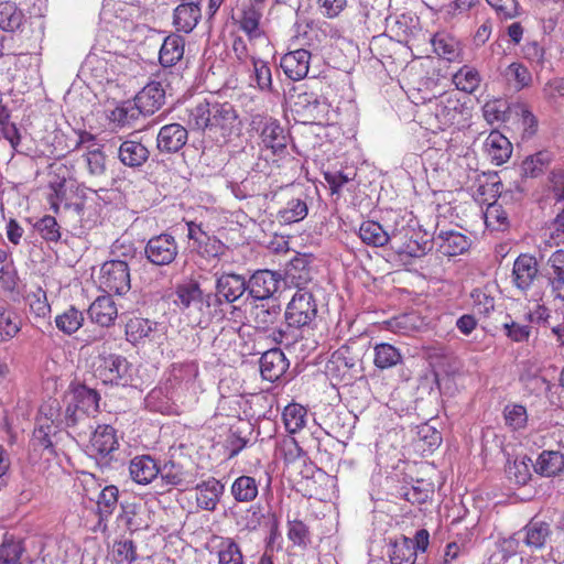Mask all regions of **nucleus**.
<instances>
[{"label":"nucleus","mask_w":564,"mask_h":564,"mask_svg":"<svg viewBox=\"0 0 564 564\" xmlns=\"http://www.w3.org/2000/svg\"><path fill=\"white\" fill-rule=\"evenodd\" d=\"M421 72L411 68L409 72V88L414 102L423 105L417 111L419 123L432 133L447 130H460L469 124L471 110L467 101L455 91H445L437 96L431 94L429 86L432 80H424V88L420 87L417 79Z\"/></svg>","instance_id":"1"},{"label":"nucleus","mask_w":564,"mask_h":564,"mask_svg":"<svg viewBox=\"0 0 564 564\" xmlns=\"http://www.w3.org/2000/svg\"><path fill=\"white\" fill-rule=\"evenodd\" d=\"M250 128L259 138L261 154L269 152L272 156H281L285 153L289 134L278 119L257 115L252 117Z\"/></svg>","instance_id":"2"},{"label":"nucleus","mask_w":564,"mask_h":564,"mask_svg":"<svg viewBox=\"0 0 564 564\" xmlns=\"http://www.w3.org/2000/svg\"><path fill=\"white\" fill-rule=\"evenodd\" d=\"M94 376L104 384L128 387L133 386L134 368L126 357L108 354L98 357Z\"/></svg>","instance_id":"3"},{"label":"nucleus","mask_w":564,"mask_h":564,"mask_svg":"<svg viewBox=\"0 0 564 564\" xmlns=\"http://www.w3.org/2000/svg\"><path fill=\"white\" fill-rule=\"evenodd\" d=\"M317 303L312 292L300 288L285 308V322L290 327H310L317 316Z\"/></svg>","instance_id":"4"},{"label":"nucleus","mask_w":564,"mask_h":564,"mask_svg":"<svg viewBox=\"0 0 564 564\" xmlns=\"http://www.w3.org/2000/svg\"><path fill=\"white\" fill-rule=\"evenodd\" d=\"M99 284L108 294H126L131 288L128 263L122 260L106 261L100 268Z\"/></svg>","instance_id":"5"},{"label":"nucleus","mask_w":564,"mask_h":564,"mask_svg":"<svg viewBox=\"0 0 564 564\" xmlns=\"http://www.w3.org/2000/svg\"><path fill=\"white\" fill-rule=\"evenodd\" d=\"M263 11V8L257 7L256 4L242 3L237 14L234 17L235 24L246 34L250 43L257 41L269 43V36L262 22Z\"/></svg>","instance_id":"6"},{"label":"nucleus","mask_w":564,"mask_h":564,"mask_svg":"<svg viewBox=\"0 0 564 564\" xmlns=\"http://www.w3.org/2000/svg\"><path fill=\"white\" fill-rule=\"evenodd\" d=\"M144 253L147 259L155 265H169L178 254V246L170 234H160L149 239Z\"/></svg>","instance_id":"7"},{"label":"nucleus","mask_w":564,"mask_h":564,"mask_svg":"<svg viewBox=\"0 0 564 564\" xmlns=\"http://www.w3.org/2000/svg\"><path fill=\"white\" fill-rule=\"evenodd\" d=\"M542 274L550 294L555 301L564 302V250L553 251L543 264Z\"/></svg>","instance_id":"8"},{"label":"nucleus","mask_w":564,"mask_h":564,"mask_svg":"<svg viewBox=\"0 0 564 564\" xmlns=\"http://www.w3.org/2000/svg\"><path fill=\"white\" fill-rule=\"evenodd\" d=\"M362 348L356 343H347L335 350L328 362L329 371H336V376L344 379L347 375L351 378L350 371L360 365Z\"/></svg>","instance_id":"9"},{"label":"nucleus","mask_w":564,"mask_h":564,"mask_svg":"<svg viewBox=\"0 0 564 564\" xmlns=\"http://www.w3.org/2000/svg\"><path fill=\"white\" fill-rule=\"evenodd\" d=\"M187 229L188 239L193 241L194 248L202 257L216 259L225 254L226 245L215 236H209L203 230L200 224L189 221L187 223Z\"/></svg>","instance_id":"10"},{"label":"nucleus","mask_w":564,"mask_h":564,"mask_svg":"<svg viewBox=\"0 0 564 564\" xmlns=\"http://www.w3.org/2000/svg\"><path fill=\"white\" fill-rule=\"evenodd\" d=\"M539 275V263L534 256L521 253L517 257L512 268V282L524 295L532 288Z\"/></svg>","instance_id":"11"},{"label":"nucleus","mask_w":564,"mask_h":564,"mask_svg":"<svg viewBox=\"0 0 564 564\" xmlns=\"http://www.w3.org/2000/svg\"><path fill=\"white\" fill-rule=\"evenodd\" d=\"M121 512L118 520L124 523V527L131 533L147 530L151 525L150 509L145 502L122 501L120 503Z\"/></svg>","instance_id":"12"},{"label":"nucleus","mask_w":564,"mask_h":564,"mask_svg":"<svg viewBox=\"0 0 564 564\" xmlns=\"http://www.w3.org/2000/svg\"><path fill=\"white\" fill-rule=\"evenodd\" d=\"M203 0H180L173 12V24L178 32L191 33L200 21Z\"/></svg>","instance_id":"13"},{"label":"nucleus","mask_w":564,"mask_h":564,"mask_svg":"<svg viewBox=\"0 0 564 564\" xmlns=\"http://www.w3.org/2000/svg\"><path fill=\"white\" fill-rule=\"evenodd\" d=\"M188 140V131L180 123L163 126L156 137V148L161 153H176Z\"/></svg>","instance_id":"14"},{"label":"nucleus","mask_w":564,"mask_h":564,"mask_svg":"<svg viewBox=\"0 0 564 564\" xmlns=\"http://www.w3.org/2000/svg\"><path fill=\"white\" fill-rule=\"evenodd\" d=\"M280 282L278 273L270 270H259L249 279L248 291L256 300H268L278 291Z\"/></svg>","instance_id":"15"},{"label":"nucleus","mask_w":564,"mask_h":564,"mask_svg":"<svg viewBox=\"0 0 564 564\" xmlns=\"http://www.w3.org/2000/svg\"><path fill=\"white\" fill-rule=\"evenodd\" d=\"M310 62L311 52L305 48H296L281 57L280 66L288 78L297 82L306 77Z\"/></svg>","instance_id":"16"},{"label":"nucleus","mask_w":564,"mask_h":564,"mask_svg":"<svg viewBox=\"0 0 564 564\" xmlns=\"http://www.w3.org/2000/svg\"><path fill=\"white\" fill-rule=\"evenodd\" d=\"M165 101V90L158 80L148 83L134 97L135 106L142 115H153Z\"/></svg>","instance_id":"17"},{"label":"nucleus","mask_w":564,"mask_h":564,"mask_svg":"<svg viewBox=\"0 0 564 564\" xmlns=\"http://www.w3.org/2000/svg\"><path fill=\"white\" fill-rule=\"evenodd\" d=\"M210 118V131H219L221 135L230 134L240 123L238 112L230 102H214Z\"/></svg>","instance_id":"18"},{"label":"nucleus","mask_w":564,"mask_h":564,"mask_svg":"<svg viewBox=\"0 0 564 564\" xmlns=\"http://www.w3.org/2000/svg\"><path fill=\"white\" fill-rule=\"evenodd\" d=\"M289 360L280 348H272L260 358V372L264 380L275 382L288 370Z\"/></svg>","instance_id":"19"},{"label":"nucleus","mask_w":564,"mask_h":564,"mask_svg":"<svg viewBox=\"0 0 564 564\" xmlns=\"http://www.w3.org/2000/svg\"><path fill=\"white\" fill-rule=\"evenodd\" d=\"M173 303L181 310H200L204 304L203 291L199 284L194 281H184L176 284Z\"/></svg>","instance_id":"20"},{"label":"nucleus","mask_w":564,"mask_h":564,"mask_svg":"<svg viewBox=\"0 0 564 564\" xmlns=\"http://www.w3.org/2000/svg\"><path fill=\"white\" fill-rule=\"evenodd\" d=\"M484 151L495 165L506 163L512 154V144L498 130H492L484 142Z\"/></svg>","instance_id":"21"},{"label":"nucleus","mask_w":564,"mask_h":564,"mask_svg":"<svg viewBox=\"0 0 564 564\" xmlns=\"http://www.w3.org/2000/svg\"><path fill=\"white\" fill-rule=\"evenodd\" d=\"M66 173V166L59 165L55 170V178H52L48 182L50 193L47 194L46 199L54 214L59 213L61 205H64L65 208H69L72 206L67 196Z\"/></svg>","instance_id":"22"},{"label":"nucleus","mask_w":564,"mask_h":564,"mask_svg":"<svg viewBox=\"0 0 564 564\" xmlns=\"http://www.w3.org/2000/svg\"><path fill=\"white\" fill-rule=\"evenodd\" d=\"M442 444V434L433 426L424 423L417 426L416 437L412 442L413 453L425 457L431 456Z\"/></svg>","instance_id":"23"},{"label":"nucleus","mask_w":564,"mask_h":564,"mask_svg":"<svg viewBox=\"0 0 564 564\" xmlns=\"http://www.w3.org/2000/svg\"><path fill=\"white\" fill-rule=\"evenodd\" d=\"M55 436L56 430L46 427L45 425H36L30 442L31 447L36 454L41 456H66L65 453L59 452V448L57 446L58 443L56 441H53V437Z\"/></svg>","instance_id":"24"},{"label":"nucleus","mask_w":564,"mask_h":564,"mask_svg":"<svg viewBox=\"0 0 564 564\" xmlns=\"http://www.w3.org/2000/svg\"><path fill=\"white\" fill-rule=\"evenodd\" d=\"M88 315L93 323L102 327H109L113 325L118 316L117 304L109 294L98 296L89 305Z\"/></svg>","instance_id":"25"},{"label":"nucleus","mask_w":564,"mask_h":564,"mask_svg":"<svg viewBox=\"0 0 564 564\" xmlns=\"http://www.w3.org/2000/svg\"><path fill=\"white\" fill-rule=\"evenodd\" d=\"M158 323L149 318L133 316L126 324L127 340L133 345L152 341L156 334Z\"/></svg>","instance_id":"26"},{"label":"nucleus","mask_w":564,"mask_h":564,"mask_svg":"<svg viewBox=\"0 0 564 564\" xmlns=\"http://www.w3.org/2000/svg\"><path fill=\"white\" fill-rule=\"evenodd\" d=\"M217 294L228 303L240 299L248 290V282L245 278L235 273H224L217 279Z\"/></svg>","instance_id":"27"},{"label":"nucleus","mask_w":564,"mask_h":564,"mask_svg":"<svg viewBox=\"0 0 564 564\" xmlns=\"http://www.w3.org/2000/svg\"><path fill=\"white\" fill-rule=\"evenodd\" d=\"M524 544L531 551L542 550L551 536L550 524L532 519L521 531Z\"/></svg>","instance_id":"28"},{"label":"nucleus","mask_w":564,"mask_h":564,"mask_svg":"<svg viewBox=\"0 0 564 564\" xmlns=\"http://www.w3.org/2000/svg\"><path fill=\"white\" fill-rule=\"evenodd\" d=\"M185 40L183 36L172 33L167 35L160 48L159 61L163 67L176 65L184 56Z\"/></svg>","instance_id":"29"},{"label":"nucleus","mask_w":564,"mask_h":564,"mask_svg":"<svg viewBox=\"0 0 564 564\" xmlns=\"http://www.w3.org/2000/svg\"><path fill=\"white\" fill-rule=\"evenodd\" d=\"M91 448L98 455L108 456L119 447L116 430L107 424L98 425L90 440Z\"/></svg>","instance_id":"30"},{"label":"nucleus","mask_w":564,"mask_h":564,"mask_svg":"<svg viewBox=\"0 0 564 564\" xmlns=\"http://www.w3.org/2000/svg\"><path fill=\"white\" fill-rule=\"evenodd\" d=\"M119 160L129 167L142 166L150 156L148 148L135 140H126L119 147Z\"/></svg>","instance_id":"31"},{"label":"nucleus","mask_w":564,"mask_h":564,"mask_svg":"<svg viewBox=\"0 0 564 564\" xmlns=\"http://www.w3.org/2000/svg\"><path fill=\"white\" fill-rule=\"evenodd\" d=\"M434 52L448 62H462L463 52L460 43L447 33H436L432 39Z\"/></svg>","instance_id":"32"},{"label":"nucleus","mask_w":564,"mask_h":564,"mask_svg":"<svg viewBox=\"0 0 564 564\" xmlns=\"http://www.w3.org/2000/svg\"><path fill=\"white\" fill-rule=\"evenodd\" d=\"M161 478L166 484L174 486H188L196 479L193 470L184 469V467L175 460H162Z\"/></svg>","instance_id":"33"},{"label":"nucleus","mask_w":564,"mask_h":564,"mask_svg":"<svg viewBox=\"0 0 564 564\" xmlns=\"http://www.w3.org/2000/svg\"><path fill=\"white\" fill-rule=\"evenodd\" d=\"M72 402L87 415H94L99 411L100 394L85 384L72 387Z\"/></svg>","instance_id":"34"},{"label":"nucleus","mask_w":564,"mask_h":564,"mask_svg":"<svg viewBox=\"0 0 564 564\" xmlns=\"http://www.w3.org/2000/svg\"><path fill=\"white\" fill-rule=\"evenodd\" d=\"M223 485L215 478L196 486V502L197 506L204 510L213 511L219 501V496L223 492Z\"/></svg>","instance_id":"35"},{"label":"nucleus","mask_w":564,"mask_h":564,"mask_svg":"<svg viewBox=\"0 0 564 564\" xmlns=\"http://www.w3.org/2000/svg\"><path fill=\"white\" fill-rule=\"evenodd\" d=\"M358 236L361 241L371 247H383L395 236H390L379 224L375 220H365L359 226Z\"/></svg>","instance_id":"36"},{"label":"nucleus","mask_w":564,"mask_h":564,"mask_svg":"<svg viewBox=\"0 0 564 564\" xmlns=\"http://www.w3.org/2000/svg\"><path fill=\"white\" fill-rule=\"evenodd\" d=\"M25 22V14L13 1L0 2V29L13 33Z\"/></svg>","instance_id":"37"},{"label":"nucleus","mask_w":564,"mask_h":564,"mask_svg":"<svg viewBox=\"0 0 564 564\" xmlns=\"http://www.w3.org/2000/svg\"><path fill=\"white\" fill-rule=\"evenodd\" d=\"M417 554L414 550V541L401 536L390 543L389 558L391 564H415Z\"/></svg>","instance_id":"38"},{"label":"nucleus","mask_w":564,"mask_h":564,"mask_svg":"<svg viewBox=\"0 0 564 564\" xmlns=\"http://www.w3.org/2000/svg\"><path fill=\"white\" fill-rule=\"evenodd\" d=\"M119 490L110 485L102 488L96 499L98 523L107 522L117 508Z\"/></svg>","instance_id":"39"},{"label":"nucleus","mask_w":564,"mask_h":564,"mask_svg":"<svg viewBox=\"0 0 564 564\" xmlns=\"http://www.w3.org/2000/svg\"><path fill=\"white\" fill-rule=\"evenodd\" d=\"M162 460H130V474L132 479L140 484L147 485L161 476Z\"/></svg>","instance_id":"40"},{"label":"nucleus","mask_w":564,"mask_h":564,"mask_svg":"<svg viewBox=\"0 0 564 564\" xmlns=\"http://www.w3.org/2000/svg\"><path fill=\"white\" fill-rule=\"evenodd\" d=\"M282 421L290 434L303 430L307 422V409L300 403H289L282 412Z\"/></svg>","instance_id":"41"},{"label":"nucleus","mask_w":564,"mask_h":564,"mask_svg":"<svg viewBox=\"0 0 564 564\" xmlns=\"http://www.w3.org/2000/svg\"><path fill=\"white\" fill-rule=\"evenodd\" d=\"M402 362L400 350L391 344L380 343L373 347V364L377 368L390 369Z\"/></svg>","instance_id":"42"},{"label":"nucleus","mask_w":564,"mask_h":564,"mask_svg":"<svg viewBox=\"0 0 564 564\" xmlns=\"http://www.w3.org/2000/svg\"><path fill=\"white\" fill-rule=\"evenodd\" d=\"M502 189V183L500 182L497 174L488 175L482 181H479L474 197L479 204H486L497 202L500 197Z\"/></svg>","instance_id":"43"},{"label":"nucleus","mask_w":564,"mask_h":564,"mask_svg":"<svg viewBox=\"0 0 564 564\" xmlns=\"http://www.w3.org/2000/svg\"><path fill=\"white\" fill-rule=\"evenodd\" d=\"M22 321L11 308L0 305V340L9 341L21 330Z\"/></svg>","instance_id":"44"},{"label":"nucleus","mask_w":564,"mask_h":564,"mask_svg":"<svg viewBox=\"0 0 564 564\" xmlns=\"http://www.w3.org/2000/svg\"><path fill=\"white\" fill-rule=\"evenodd\" d=\"M481 83L479 72L468 65H464L453 75V84L458 90L473 94L478 89Z\"/></svg>","instance_id":"45"},{"label":"nucleus","mask_w":564,"mask_h":564,"mask_svg":"<svg viewBox=\"0 0 564 564\" xmlns=\"http://www.w3.org/2000/svg\"><path fill=\"white\" fill-rule=\"evenodd\" d=\"M307 213L308 208L305 200L292 198L278 212L276 218L281 225H291L303 220Z\"/></svg>","instance_id":"46"},{"label":"nucleus","mask_w":564,"mask_h":564,"mask_svg":"<svg viewBox=\"0 0 564 564\" xmlns=\"http://www.w3.org/2000/svg\"><path fill=\"white\" fill-rule=\"evenodd\" d=\"M286 276L297 290L304 288L312 280L310 261L305 257H295L288 265Z\"/></svg>","instance_id":"47"},{"label":"nucleus","mask_w":564,"mask_h":564,"mask_svg":"<svg viewBox=\"0 0 564 564\" xmlns=\"http://www.w3.org/2000/svg\"><path fill=\"white\" fill-rule=\"evenodd\" d=\"M442 238V243L440 245V250L444 256L455 257L463 254L470 247L469 239L457 231L446 232L444 236H440Z\"/></svg>","instance_id":"48"},{"label":"nucleus","mask_w":564,"mask_h":564,"mask_svg":"<svg viewBox=\"0 0 564 564\" xmlns=\"http://www.w3.org/2000/svg\"><path fill=\"white\" fill-rule=\"evenodd\" d=\"M84 324V314L75 306H69L67 310L55 316V325L59 332L65 335L75 334Z\"/></svg>","instance_id":"49"},{"label":"nucleus","mask_w":564,"mask_h":564,"mask_svg":"<svg viewBox=\"0 0 564 564\" xmlns=\"http://www.w3.org/2000/svg\"><path fill=\"white\" fill-rule=\"evenodd\" d=\"M37 425L57 430L63 426V413L56 399L44 402L39 410Z\"/></svg>","instance_id":"50"},{"label":"nucleus","mask_w":564,"mask_h":564,"mask_svg":"<svg viewBox=\"0 0 564 564\" xmlns=\"http://www.w3.org/2000/svg\"><path fill=\"white\" fill-rule=\"evenodd\" d=\"M63 426L74 429L78 434L86 433L85 427L87 430L93 429L90 416L79 410L72 401L63 412Z\"/></svg>","instance_id":"51"},{"label":"nucleus","mask_w":564,"mask_h":564,"mask_svg":"<svg viewBox=\"0 0 564 564\" xmlns=\"http://www.w3.org/2000/svg\"><path fill=\"white\" fill-rule=\"evenodd\" d=\"M281 314V307L278 304L261 303L251 311V317L257 328L268 329L278 322Z\"/></svg>","instance_id":"52"},{"label":"nucleus","mask_w":564,"mask_h":564,"mask_svg":"<svg viewBox=\"0 0 564 564\" xmlns=\"http://www.w3.org/2000/svg\"><path fill=\"white\" fill-rule=\"evenodd\" d=\"M213 104L204 100L188 110L187 123L192 129L210 130Z\"/></svg>","instance_id":"53"},{"label":"nucleus","mask_w":564,"mask_h":564,"mask_svg":"<svg viewBox=\"0 0 564 564\" xmlns=\"http://www.w3.org/2000/svg\"><path fill=\"white\" fill-rule=\"evenodd\" d=\"M30 313L36 321L46 322L51 316V305L47 301L46 292L39 288L31 292L26 297Z\"/></svg>","instance_id":"54"},{"label":"nucleus","mask_w":564,"mask_h":564,"mask_svg":"<svg viewBox=\"0 0 564 564\" xmlns=\"http://www.w3.org/2000/svg\"><path fill=\"white\" fill-rule=\"evenodd\" d=\"M503 419L511 431L523 430L529 420L527 408L519 403H509L503 409Z\"/></svg>","instance_id":"55"},{"label":"nucleus","mask_w":564,"mask_h":564,"mask_svg":"<svg viewBox=\"0 0 564 564\" xmlns=\"http://www.w3.org/2000/svg\"><path fill=\"white\" fill-rule=\"evenodd\" d=\"M218 539V564H243L239 545L231 538Z\"/></svg>","instance_id":"56"},{"label":"nucleus","mask_w":564,"mask_h":564,"mask_svg":"<svg viewBox=\"0 0 564 564\" xmlns=\"http://www.w3.org/2000/svg\"><path fill=\"white\" fill-rule=\"evenodd\" d=\"M485 224L492 230H506L509 227L508 214L498 202L489 203L484 212Z\"/></svg>","instance_id":"57"},{"label":"nucleus","mask_w":564,"mask_h":564,"mask_svg":"<svg viewBox=\"0 0 564 564\" xmlns=\"http://www.w3.org/2000/svg\"><path fill=\"white\" fill-rule=\"evenodd\" d=\"M288 538L292 543L303 550L312 543L310 528L302 520L288 519Z\"/></svg>","instance_id":"58"},{"label":"nucleus","mask_w":564,"mask_h":564,"mask_svg":"<svg viewBox=\"0 0 564 564\" xmlns=\"http://www.w3.org/2000/svg\"><path fill=\"white\" fill-rule=\"evenodd\" d=\"M111 558L116 564L132 563L137 561V545L130 539L115 541L111 550Z\"/></svg>","instance_id":"59"},{"label":"nucleus","mask_w":564,"mask_h":564,"mask_svg":"<svg viewBox=\"0 0 564 564\" xmlns=\"http://www.w3.org/2000/svg\"><path fill=\"white\" fill-rule=\"evenodd\" d=\"M505 471L509 481L518 486L527 485L532 477L527 460H507Z\"/></svg>","instance_id":"60"},{"label":"nucleus","mask_w":564,"mask_h":564,"mask_svg":"<svg viewBox=\"0 0 564 564\" xmlns=\"http://www.w3.org/2000/svg\"><path fill=\"white\" fill-rule=\"evenodd\" d=\"M231 492L238 501H251L258 495V487L252 477L241 476L231 486Z\"/></svg>","instance_id":"61"},{"label":"nucleus","mask_w":564,"mask_h":564,"mask_svg":"<svg viewBox=\"0 0 564 564\" xmlns=\"http://www.w3.org/2000/svg\"><path fill=\"white\" fill-rule=\"evenodd\" d=\"M138 107L135 106V102L132 105L130 102H123L119 106H117L109 116V119L112 123H115L117 127H126L130 126L134 120L138 119L139 115Z\"/></svg>","instance_id":"62"},{"label":"nucleus","mask_w":564,"mask_h":564,"mask_svg":"<svg viewBox=\"0 0 564 564\" xmlns=\"http://www.w3.org/2000/svg\"><path fill=\"white\" fill-rule=\"evenodd\" d=\"M34 227L46 242H58L62 238L61 226L54 216H43Z\"/></svg>","instance_id":"63"},{"label":"nucleus","mask_w":564,"mask_h":564,"mask_svg":"<svg viewBox=\"0 0 564 564\" xmlns=\"http://www.w3.org/2000/svg\"><path fill=\"white\" fill-rule=\"evenodd\" d=\"M24 547L21 541L4 539L0 545V564H21Z\"/></svg>","instance_id":"64"}]
</instances>
